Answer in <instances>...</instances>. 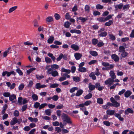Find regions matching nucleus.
<instances>
[{"label":"nucleus","instance_id":"f257e3e1","mask_svg":"<svg viewBox=\"0 0 134 134\" xmlns=\"http://www.w3.org/2000/svg\"><path fill=\"white\" fill-rule=\"evenodd\" d=\"M62 117L63 122H65L69 124L72 123L71 118L67 114L63 113L62 115Z\"/></svg>","mask_w":134,"mask_h":134},{"label":"nucleus","instance_id":"f03ea898","mask_svg":"<svg viewBox=\"0 0 134 134\" xmlns=\"http://www.w3.org/2000/svg\"><path fill=\"white\" fill-rule=\"evenodd\" d=\"M104 28L100 29L98 31V33L99 34L98 35L100 37H105L107 35V33L106 32H103L104 30Z\"/></svg>","mask_w":134,"mask_h":134},{"label":"nucleus","instance_id":"7ed1b4c3","mask_svg":"<svg viewBox=\"0 0 134 134\" xmlns=\"http://www.w3.org/2000/svg\"><path fill=\"white\" fill-rule=\"evenodd\" d=\"M11 74H13L14 75H15L16 74L15 72L14 71H12L10 72L6 71L3 72L2 74V76L3 77L4 76L6 75L8 77H9Z\"/></svg>","mask_w":134,"mask_h":134},{"label":"nucleus","instance_id":"20e7f679","mask_svg":"<svg viewBox=\"0 0 134 134\" xmlns=\"http://www.w3.org/2000/svg\"><path fill=\"white\" fill-rule=\"evenodd\" d=\"M110 100L111 102L113 103V107L117 108L120 106V103L116 101L115 99L113 97H111Z\"/></svg>","mask_w":134,"mask_h":134},{"label":"nucleus","instance_id":"39448f33","mask_svg":"<svg viewBox=\"0 0 134 134\" xmlns=\"http://www.w3.org/2000/svg\"><path fill=\"white\" fill-rule=\"evenodd\" d=\"M112 59L114 60V61L116 62H118L119 60V58L117 55L116 54H113L111 55Z\"/></svg>","mask_w":134,"mask_h":134},{"label":"nucleus","instance_id":"423d86ee","mask_svg":"<svg viewBox=\"0 0 134 134\" xmlns=\"http://www.w3.org/2000/svg\"><path fill=\"white\" fill-rule=\"evenodd\" d=\"M115 112V110H111L110 109L108 110L107 111V114L108 115H114V113Z\"/></svg>","mask_w":134,"mask_h":134},{"label":"nucleus","instance_id":"0eeeda50","mask_svg":"<svg viewBox=\"0 0 134 134\" xmlns=\"http://www.w3.org/2000/svg\"><path fill=\"white\" fill-rule=\"evenodd\" d=\"M18 122V119L16 118L15 117L12 119V120L10 122L11 125H13L17 123Z\"/></svg>","mask_w":134,"mask_h":134},{"label":"nucleus","instance_id":"6e6552de","mask_svg":"<svg viewBox=\"0 0 134 134\" xmlns=\"http://www.w3.org/2000/svg\"><path fill=\"white\" fill-rule=\"evenodd\" d=\"M114 115L115 117L118 118L120 121H122L124 120V118L121 117L120 114L117 113H115L114 114Z\"/></svg>","mask_w":134,"mask_h":134},{"label":"nucleus","instance_id":"1a4fd4ad","mask_svg":"<svg viewBox=\"0 0 134 134\" xmlns=\"http://www.w3.org/2000/svg\"><path fill=\"white\" fill-rule=\"evenodd\" d=\"M82 56V55L79 53H76L74 54V56L76 60L79 59Z\"/></svg>","mask_w":134,"mask_h":134},{"label":"nucleus","instance_id":"9d476101","mask_svg":"<svg viewBox=\"0 0 134 134\" xmlns=\"http://www.w3.org/2000/svg\"><path fill=\"white\" fill-rule=\"evenodd\" d=\"M55 45H52L50 46V47L52 48H57L59 47L58 46H57L56 45H61L62 44V42H54Z\"/></svg>","mask_w":134,"mask_h":134},{"label":"nucleus","instance_id":"9b49d317","mask_svg":"<svg viewBox=\"0 0 134 134\" xmlns=\"http://www.w3.org/2000/svg\"><path fill=\"white\" fill-rule=\"evenodd\" d=\"M133 111L130 108H128L125 111V113L126 115H128L129 113H133Z\"/></svg>","mask_w":134,"mask_h":134},{"label":"nucleus","instance_id":"f8f14e48","mask_svg":"<svg viewBox=\"0 0 134 134\" xmlns=\"http://www.w3.org/2000/svg\"><path fill=\"white\" fill-rule=\"evenodd\" d=\"M71 47L75 51L78 50L79 49V46L75 44H72L71 45Z\"/></svg>","mask_w":134,"mask_h":134},{"label":"nucleus","instance_id":"ddd939ff","mask_svg":"<svg viewBox=\"0 0 134 134\" xmlns=\"http://www.w3.org/2000/svg\"><path fill=\"white\" fill-rule=\"evenodd\" d=\"M114 82V80L111 78H109L105 82V83L106 85H108L109 83L113 82Z\"/></svg>","mask_w":134,"mask_h":134},{"label":"nucleus","instance_id":"4468645a","mask_svg":"<svg viewBox=\"0 0 134 134\" xmlns=\"http://www.w3.org/2000/svg\"><path fill=\"white\" fill-rule=\"evenodd\" d=\"M70 32L72 33H76L79 34L81 33V31L80 30L76 29L71 30H70Z\"/></svg>","mask_w":134,"mask_h":134},{"label":"nucleus","instance_id":"2eb2a0df","mask_svg":"<svg viewBox=\"0 0 134 134\" xmlns=\"http://www.w3.org/2000/svg\"><path fill=\"white\" fill-rule=\"evenodd\" d=\"M132 93L129 90L126 91L124 93L125 96L126 98H128L131 94Z\"/></svg>","mask_w":134,"mask_h":134},{"label":"nucleus","instance_id":"dca6fc26","mask_svg":"<svg viewBox=\"0 0 134 134\" xmlns=\"http://www.w3.org/2000/svg\"><path fill=\"white\" fill-rule=\"evenodd\" d=\"M83 92V91L81 89L77 91V93L75 94V96H79L82 94Z\"/></svg>","mask_w":134,"mask_h":134},{"label":"nucleus","instance_id":"f3484780","mask_svg":"<svg viewBox=\"0 0 134 134\" xmlns=\"http://www.w3.org/2000/svg\"><path fill=\"white\" fill-rule=\"evenodd\" d=\"M16 99V97L15 95L14 94L10 95L9 97V100L10 101H12L15 99Z\"/></svg>","mask_w":134,"mask_h":134},{"label":"nucleus","instance_id":"a211bd4d","mask_svg":"<svg viewBox=\"0 0 134 134\" xmlns=\"http://www.w3.org/2000/svg\"><path fill=\"white\" fill-rule=\"evenodd\" d=\"M110 75L111 79H114L116 78V76L114 71H111L110 72Z\"/></svg>","mask_w":134,"mask_h":134},{"label":"nucleus","instance_id":"6ab92c4d","mask_svg":"<svg viewBox=\"0 0 134 134\" xmlns=\"http://www.w3.org/2000/svg\"><path fill=\"white\" fill-rule=\"evenodd\" d=\"M79 20H81L82 22L84 23L87 20V19L86 18H83L82 17H80L77 18V20L78 21Z\"/></svg>","mask_w":134,"mask_h":134},{"label":"nucleus","instance_id":"aec40b11","mask_svg":"<svg viewBox=\"0 0 134 134\" xmlns=\"http://www.w3.org/2000/svg\"><path fill=\"white\" fill-rule=\"evenodd\" d=\"M51 74L52 76L54 77L58 76L59 75L58 73L56 70H53Z\"/></svg>","mask_w":134,"mask_h":134},{"label":"nucleus","instance_id":"412c9836","mask_svg":"<svg viewBox=\"0 0 134 134\" xmlns=\"http://www.w3.org/2000/svg\"><path fill=\"white\" fill-rule=\"evenodd\" d=\"M28 119L31 122H36L38 121V119L36 118H33L31 117H29Z\"/></svg>","mask_w":134,"mask_h":134},{"label":"nucleus","instance_id":"4be33fe9","mask_svg":"<svg viewBox=\"0 0 134 134\" xmlns=\"http://www.w3.org/2000/svg\"><path fill=\"white\" fill-rule=\"evenodd\" d=\"M123 6V4L122 3H120L119 4H117L115 6V8L116 10L118 9H121Z\"/></svg>","mask_w":134,"mask_h":134},{"label":"nucleus","instance_id":"5701e85b","mask_svg":"<svg viewBox=\"0 0 134 134\" xmlns=\"http://www.w3.org/2000/svg\"><path fill=\"white\" fill-rule=\"evenodd\" d=\"M90 54L93 56H96L98 55V53L96 51H90Z\"/></svg>","mask_w":134,"mask_h":134},{"label":"nucleus","instance_id":"b1692460","mask_svg":"<svg viewBox=\"0 0 134 134\" xmlns=\"http://www.w3.org/2000/svg\"><path fill=\"white\" fill-rule=\"evenodd\" d=\"M88 85V88L90 90L92 91L95 88V86L92 85L91 83H89Z\"/></svg>","mask_w":134,"mask_h":134},{"label":"nucleus","instance_id":"393cba45","mask_svg":"<svg viewBox=\"0 0 134 134\" xmlns=\"http://www.w3.org/2000/svg\"><path fill=\"white\" fill-rule=\"evenodd\" d=\"M17 6H15L12 7L9 9L8 12L9 13H11L15 10L17 8Z\"/></svg>","mask_w":134,"mask_h":134},{"label":"nucleus","instance_id":"a878e982","mask_svg":"<svg viewBox=\"0 0 134 134\" xmlns=\"http://www.w3.org/2000/svg\"><path fill=\"white\" fill-rule=\"evenodd\" d=\"M61 71L63 72H66L67 74H69L71 72L70 70L65 69L64 68H62Z\"/></svg>","mask_w":134,"mask_h":134},{"label":"nucleus","instance_id":"bb28decb","mask_svg":"<svg viewBox=\"0 0 134 134\" xmlns=\"http://www.w3.org/2000/svg\"><path fill=\"white\" fill-rule=\"evenodd\" d=\"M53 18L51 16H48L47 17L46 19V21L48 22H51L53 21Z\"/></svg>","mask_w":134,"mask_h":134},{"label":"nucleus","instance_id":"cd10ccee","mask_svg":"<svg viewBox=\"0 0 134 134\" xmlns=\"http://www.w3.org/2000/svg\"><path fill=\"white\" fill-rule=\"evenodd\" d=\"M89 76L92 78V79L94 80H95L96 79V77L95 76L94 73L93 72L91 73L90 75Z\"/></svg>","mask_w":134,"mask_h":134},{"label":"nucleus","instance_id":"c85d7f7f","mask_svg":"<svg viewBox=\"0 0 134 134\" xmlns=\"http://www.w3.org/2000/svg\"><path fill=\"white\" fill-rule=\"evenodd\" d=\"M73 80L76 82H79L80 81V79L77 76H74L73 78Z\"/></svg>","mask_w":134,"mask_h":134},{"label":"nucleus","instance_id":"c756f323","mask_svg":"<svg viewBox=\"0 0 134 134\" xmlns=\"http://www.w3.org/2000/svg\"><path fill=\"white\" fill-rule=\"evenodd\" d=\"M78 71L81 72H85L87 71L86 68L84 67H81L78 69Z\"/></svg>","mask_w":134,"mask_h":134},{"label":"nucleus","instance_id":"7c9ffc66","mask_svg":"<svg viewBox=\"0 0 134 134\" xmlns=\"http://www.w3.org/2000/svg\"><path fill=\"white\" fill-rule=\"evenodd\" d=\"M51 67L52 69L55 70L58 69L59 68V66L57 64H54L51 65Z\"/></svg>","mask_w":134,"mask_h":134},{"label":"nucleus","instance_id":"2f4dec72","mask_svg":"<svg viewBox=\"0 0 134 134\" xmlns=\"http://www.w3.org/2000/svg\"><path fill=\"white\" fill-rule=\"evenodd\" d=\"M97 102L99 104H102L103 103V100L101 98H98L97 99Z\"/></svg>","mask_w":134,"mask_h":134},{"label":"nucleus","instance_id":"473e14b6","mask_svg":"<svg viewBox=\"0 0 134 134\" xmlns=\"http://www.w3.org/2000/svg\"><path fill=\"white\" fill-rule=\"evenodd\" d=\"M92 96V95L91 93H89L87 95L85 96L84 98L86 99H88L91 98Z\"/></svg>","mask_w":134,"mask_h":134},{"label":"nucleus","instance_id":"72a5a7b5","mask_svg":"<svg viewBox=\"0 0 134 134\" xmlns=\"http://www.w3.org/2000/svg\"><path fill=\"white\" fill-rule=\"evenodd\" d=\"M90 7L88 5H86L85 6V11L87 13H89L90 12Z\"/></svg>","mask_w":134,"mask_h":134},{"label":"nucleus","instance_id":"f704fd0d","mask_svg":"<svg viewBox=\"0 0 134 134\" xmlns=\"http://www.w3.org/2000/svg\"><path fill=\"white\" fill-rule=\"evenodd\" d=\"M97 20L99 21V22H104L105 21H106V19L104 17H100L99 18H97Z\"/></svg>","mask_w":134,"mask_h":134},{"label":"nucleus","instance_id":"c9c22d12","mask_svg":"<svg viewBox=\"0 0 134 134\" xmlns=\"http://www.w3.org/2000/svg\"><path fill=\"white\" fill-rule=\"evenodd\" d=\"M32 97L34 100L36 101L38 99V96L35 94H33L32 96Z\"/></svg>","mask_w":134,"mask_h":134},{"label":"nucleus","instance_id":"e433bc0d","mask_svg":"<svg viewBox=\"0 0 134 134\" xmlns=\"http://www.w3.org/2000/svg\"><path fill=\"white\" fill-rule=\"evenodd\" d=\"M130 7V5L129 4H127L125 5L124 6L123 5V6L122 7V8L124 10H128L129 9Z\"/></svg>","mask_w":134,"mask_h":134},{"label":"nucleus","instance_id":"4c0bfd02","mask_svg":"<svg viewBox=\"0 0 134 134\" xmlns=\"http://www.w3.org/2000/svg\"><path fill=\"white\" fill-rule=\"evenodd\" d=\"M113 23V21L112 20H110L108 22L105 23V25L106 26H110Z\"/></svg>","mask_w":134,"mask_h":134},{"label":"nucleus","instance_id":"58836bf2","mask_svg":"<svg viewBox=\"0 0 134 134\" xmlns=\"http://www.w3.org/2000/svg\"><path fill=\"white\" fill-rule=\"evenodd\" d=\"M119 51L121 53H122L125 51V48L122 46H120L119 47Z\"/></svg>","mask_w":134,"mask_h":134},{"label":"nucleus","instance_id":"ea45409f","mask_svg":"<svg viewBox=\"0 0 134 134\" xmlns=\"http://www.w3.org/2000/svg\"><path fill=\"white\" fill-rule=\"evenodd\" d=\"M51 110L50 109L46 110L45 112L46 115L48 116H50L51 114Z\"/></svg>","mask_w":134,"mask_h":134},{"label":"nucleus","instance_id":"a19ab883","mask_svg":"<svg viewBox=\"0 0 134 134\" xmlns=\"http://www.w3.org/2000/svg\"><path fill=\"white\" fill-rule=\"evenodd\" d=\"M34 26L35 27H37L39 26L38 22L36 20H34L33 21Z\"/></svg>","mask_w":134,"mask_h":134},{"label":"nucleus","instance_id":"79ce46f5","mask_svg":"<svg viewBox=\"0 0 134 134\" xmlns=\"http://www.w3.org/2000/svg\"><path fill=\"white\" fill-rule=\"evenodd\" d=\"M71 24L68 21L65 22L64 24V26L66 28H69Z\"/></svg>","mask_w":134,"mask_h":134},{"label":"nucleus","instance_id":"37998d69","mask_svg":"<svg viewBox=\"0 0 134 134\" xmlns=\"http://www.w3.org/2000/svg\"><path fill=\"white\" fill-rule=\"evenodd\" d=\"M109 36L110 37L109 38L110 39H111L113 41L115 40V37L113 34H110L109 35Z\"/></svg>","mask_w":134,"mask_h":134},{"label":"nucleus","instance_id":"c03bdc74","mask_svg":"<svg viewBox=\"0 0 134 134\" xmlns=\"http://www.w3.org/2000/svg\"><path fill=\"white\" fill-rule=\"evenodd\" d=\"M47 104L46 103L42 104L41 105H40V107H39V109H41L44 108L45 106H47Z\"/></svg>","mask_w":134,"mask_h":134},{"label":"nucleus","instance_id":"a18cd8bd","mask_svg":"<svg viewBox=\"0 0 134 134\" xmlns=\"http://www.w3.org/2000/svg\"><path fill=\"white\" fill-rule=\"evenodd\" d=\"M54 16L55 19L56 20H58L60 18V16L57 13L55 14Z\"/></svg>","mask_w":134,"mask_h":134},{"label":"nucleus","instance_id":"49530a36","mask_svg":"<svg viewBox=\"0 0 134 134\" xmlns=\"http://www.w3.org/2000/svg\"><path fill=\"white\" fill-rule=\"evenodd\" d=\"M3 96L5 97H9L10 95V93L7 92H4L3 94Z\"/></svg>","mask_w":134,"mask_h":134},{"label":"nucleus","instance_id":"de8ad7c7","mask_svg":"<svg viewBox=\"0 0 134 134\" xmlns=\"http://www.w3.org/2000/svg\"><path fill=\"white\" fill-rule=\"evenodd\" d=\"M45 61L47 63H50L52 62V60L51 59L48 57H46L45 58Z\"/></svg>","mask_w":134,"mask_h":134},{"label":"nucleus","instance_id":"09e8293b","mask_svg":"<svg viewBox=\"0 0 134 134\" xmlns=\"http://www.w3.org/2000/svg\"><path fill=\"white\" fill-rule=\"evenodd\" d=\"M19 112L17 110H15L14 112V115L15 117L18 116L19 115Z\"/></svg>","mask_w":134,"mask_h":134},{"label":"nucleus","instance_id":"8fccbe9b","mask_svg":"<svg viewBox=\"0 0 134 134\" xmlns=\"http://www.w3.org/2000/svg\"><path fill=\"white\" fill-rule=\"evenodd\" d=\"M44 29V27L41 26H38V31L39 32L43 31Z\"/></svg>","mask_w":134,"mask_h":134},{"label":"nucleus","instance_id":"3c124183","mask_svg":"<svg viewBox=\"0 0 134 134\" xmlns=\"http://www.w3.org/2000/svg\"><path fill=\"white\" fill-rule=\"evenodd\" d=\"M103 6L100 4H97L96 6V8L97 9H101L103 8Z\"/></svg>","mask_w":134,"mask_h":134},{"label":"nucleus","instance_id":"603ef678","mask_svg":"<svg viewBox=\"0 0 134 134\" xmlns=\"http://www.w3.org/2000/svg\"><path fill=\"white\" fill-rule=\"evenodd\" d=\"M40 103L37 102H36L34 104V107L35 108H37L39 107L40 106Z\"/></svg>","mask_w":134,"mask_h":134},{"label":"nucleus","instance_id":"864d4df0","mask_svg":"<svg viewBox=\"0 0 134 134\" xmlns=\"http://www.w3.org/2000/svg\"><path fill=\"white\" fill-rule=\"evenodd\" d=\"M36 68H32L27 71V72L28 74H30L31 72L34 70H35Z\"/></svg>","mask_w":134,"mask_h":134},{"label":"nucleus","instance_id":"5fc2aeb1","mask_svg":"<svg viewBox=\"0 0 134 134\" xmlns=\"http://www.w3.org/2000/svg\"><path fill=\"white\" fill-rule=\"evenodd\" d=\"M16 72H18L20 75H22L23 73L19 68H18L16 70Z\"/></svg>","mask_w":134,"mask_h":134},{"label":"nucleus","instance_id":"6e6d98bb","mask_svg":"<svg viewBox=\"0 0 134 134\" xmlns=\"http://www.w3.org/2000/svg\"><path fill=\"white\" fill-rule=\"evenodd\" d=\"M78 89V88L77 87H74L72 88L70 90V92L71 93H72L74 92L76 90Z\"/></svg>","mask_w":134,"mask_h":134},{"label":"nucleus","instance_id":"4d7b16f0","mask_svg":"<svg viewBox=\"0 0 134 134\" xmlns=\"http://www.w3.org/2000/svg\"><path fill=\"white\" fill-rule=\"evenodd\" d=\"M114 16V14L110 15L105 18L106 21H107L111 18L112 16Z\"/></svg>","mask_w":134,"mask_h":134},{"label":"nucleus","instance_id":"13d9d810","mask_svg":"<svg viewBox=\"0 0 134 134\" xmlns=\"http://www.w3.org/2000/svg\"><path fill=\"white\" fill-rule=\"evenodd\" d=\"M59 86V85L57 83H54V84H51L50 87L51 88H53L58 87Z\"/></svg>","mask_w":134,"mask_h":134},{"label":"nucleus","instance_id":"bf43d9fd","mask_svg":"<svg viewBox=\"0 0 134 134\" xmlns=\"http://www.w3.org/2000/svg\"><path fill=\"white\" fill-rule=\"evenodd\" d=\"M53 71V70L52 68L48 69V70L47 71V74H51Z\"/></svg>","mask_w":134,"mask_h":134},{"label":"nucleus","instance_id":"052dcab7","mask_svg":"<svg viewBox=\"0 0 134 134\" xmlns=\"http://www.w3.org/2000/svg\"><path fill=\"white\" fill-rule=\"evenodd\" d=\"M63 57V55L62 53L60 54L59 56L57 58V61L60 60Z\"/></svg>","mask_w":134,"mask_h":134},{"label":"nucleus","instance_id":"680f3d73","mask_svg":"<svg viewBox=\"0 0 134 134\" xmlns=\"http://www.w3.org/2000/svg\"><path fill=\"white\" fill-rule=\"evenodd\" d=\"M97 62V61L96 60H92L89 62L88 64L89 65H91L92 64H93L95 63H96Z\"/></svg>","mask_w":134,"mask_h":134},{"label":"nucleus","instance_id":"e2e57ef3","mask_svg":"<svg viewBox=\"0 0 134 134\" xmlns=\"http://www.w3.org/2000/svg\"><path fill=\"white\" fill-rule=\"evenodd\" d=\"M128 55V54L125 51L123 52L121 54V55L122 57L123 58H125Z\"/></svg>","mask_w":134,"mask_h":134},{"label":"nucleus","instance_id":"0e129e2a","mask_svg":"<svg viewBox=\"0 0 134 134\" xmlns=\"http://www.w3.org/2000/svg\"><path fill=\"white\" fill-rule=\"evenodd\" d=\"M52 99L54 101H56L58 99V97L57 95H55L53 96Z\"/></svg>","mask_w":134,"mask_h":134},{"label":"nucleus","instance_id":"69168bd1","mask_svg":"<svg viewBox=\"0 0 134 134\" xmlns=\"http://www.w3.org/2000/svg\"><path fill=\"white\" fill-rule=\"evenodd\" d=\"M54 40V38L53 36H50L48 40V42H53Z\"/></svg>","mask_w":134,"mask_h":134},{"label":"nucleus","instance_id":"338daca9","mask_svg":"<svg viewBox=\"0 0 134 134\" xmlns=\"http://www.w3.org/2000/svg\"><path fill=\"white\" fill-rule=\"evenodd\" d=\"M22 99V98L21 97H19L18 98V102L20 105L22 104L21 102Z\"/></svg>","mask_w":134,"mask_h":134},{"label":"nucleus","instance_id":"774afa93","mask_svg":"<svg viewBox=\"0 0 134 134\" xmlns=\"http://www.w3.org/2000/svg\"><path fill=\"white\" fill-rule=\"evenodd\" d=\"M104 124L107 126H109L110 125V123L107 121H104L103 122Z\"/></svg>","mask_w":134,"mask_h":134}]
</instances>
